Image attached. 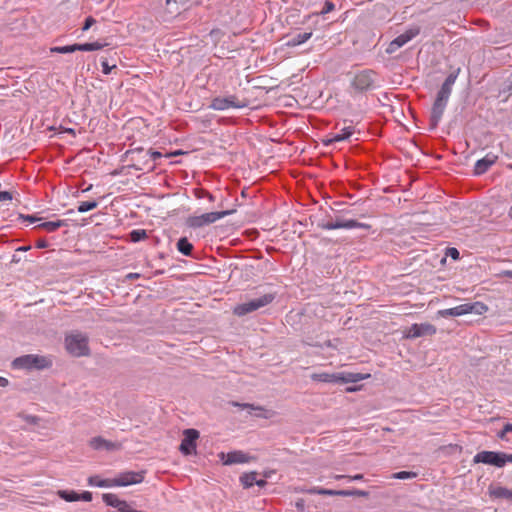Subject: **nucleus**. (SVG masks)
<instances>
[{"label":"nucleus","instance_id":"1","mask_svg":"<svg viewBox=\"0 0 512 512\" xmlns=\"http://www.w3.org/2000/svg\"><path fill=\"white\" fill-rule=\"evenodd\" d=\"M370 377V374L353 373V372H337V373H313L311 379L322 383H357Z\"/></svg>","mask_w":512,"mask_h":512},{"label":"nucleus","instance_id":"2","mask_svg":"<svg viewBox=\"0 0 512 512\" xmlns=\"http://www.w3.org/2000/svg\"><path fill=\"white\" fill-rule=\"evenodd\" d=\"M52 366V360L46 356L27 354L15 358L12 361V367L25 370H44Z\"/></svg>","mask_w":512,"mask_h":512},{"label":"nucleus","instance_id":"3","mask_svg":"<svg viewBox=\"0 0 512 512\" xmlns=\"http://www.w3.org/2000/svg\"><path fill=\"white\" fill-rule=\"evenodd\" d=\"M65 347L68 353L74 357L88 356L90 354L88 336L78 331L65 337Z\"/></svg>","mask_w":512,"mask_h":512},{"label":"nucleus","instance_id":"4","mask_svg":"<svg viewBox=\"0 0 512 512\" xmlns=\"http://www.w3.org/2000/svg\"><path fill=\"white\" fill-rule=\"evenodd\" d=\"M351 87L358 93H364L380 87L378 75L371 69H365L357 72L352 81Z\"/></svg>","mask_w":512,"mask_h":512},{"label":"nucleus","instance_id":"5","mask_svg":"<svg viewBox=\"0 0 512 512\" xmlns=\"http://www.w3.org/2000/svg\"><path fill=\"white\" fill-rule=\"evenodd\" d=\"M235 212L234 209L231 210H223V211H215V212H207L201 215H191L185 219V225L191 229H198L204 226H208L216 221L232 215Z\"/></svg>","mask_w":512,"mask_h":512},{"label":"nucleus","instance_id":"6","mask_svg":"<svg viewBox=\"0 0 512 512\" xmlns=\"http://www.w3.org/2000/svg\"><path fill=\"white\" fill-rule=\"evenodd\" d=\"M274 299H275V294H273V293L264 294L258 298L249 300L244 303L237 304L233 308V313L239 317L245 316L249 313H252L262 307H265V306L271 304L274 301Z\"/></svg>","mask_w":512,"mask_h":512},{"label":"nucleus","instance_id":"7","mask_svg":"<svg viewBox=\"0 0 512 512\" xmlns=\"http://www.w3.org/2000/svg\"><path fill=\"white\" fill-rule=\"evenodd\" d=\"M450 96L444 95L442 93L437 92L436 98L431 108L430 119H429V129L435 130L444 114V111L447 107Z\"/></svg>","mask_w":512,"mask_h":512},{"label":"nucleus","instance_id":"8","mask_svg":"<svg viewBox=\"0 0 512 512\" xmlns=\"http://www.w3.org/2000/svg\"><path fill=\"white\" fill-rule=\"evenodd\" d=\"M248 106L246 99L239 100L236 95H229L227 97H215L211 100L209 108L216 111H225L230 108H245Z\"/></svg>","mask_w":512,"mask_h":512},{"label":"nucleus","instance_id":"9","mask_svg":"<svg viewBox=\"0 0 512 512\" xmlns=\"http://www.w3.org/2000/svg\"><path fill=\"white\" fill-rule=\"evenodd\" d=\"M126 155H130L131 161L133 162L129 167L136 171L147 170L148 172H152L156 168L155 165H149L148 152H145L142 147L130 149L126 152Z\"/></svg>","mask_w":512,"mask_h":512},{"label":"nucleus","instance_id":"10","mask_svg":"<svg viewBox=\"0 0 512 512\" xmlns=\"http://www.w3.org/2000/svg\"><path fill=\"white\" fill-rule=\"evenodd\" d=\"M473 462L503 468L505 466L504 452L483 450L474 455Z\"/></svg>","mask_w":512,"mask_h":512},{"label":"nucleus","instance_id":"11","mask_svg":"<svg viewBox=\"0 0 512 512\" xmlns=\"http://www.w3.org/2000/svg\"><path fill=\"white\" fill-rule=\"evenodd\" d=\"M146 471H124L113 478L114 487H126L129 485L139 484L144 481Z\"/></svg>","mask_w":512,"mask_h":512},{"label":"nucleus","instance_id":"12","mask_svg":"<svg viewBox=\"0 0 512 512\" xmlns=\"http://www.w3.org/2000/svg\"><path fill=\"white\" fill-rule=\"evenodd\" d=\"M183 439L180 443L179 450L185 455L189 456L196 453V441L199 438V431L193 428L186 429L183 432Z\"/></svg>","mask_w":512,"mask_h":512},{"label":"nucleus","instance_id":"13","mask_svg":"<svg viewBox=\"0 0 512 512\" xmlns=\"http://www.w3.org/2000/svg\"><path fill=\"white\" fill-rule=\"evenodd\" d=\"M420 33V27L414 26L409 29H407L404 33L398 35L396 38H394L386 48V52L388 54H392L396 52L399 48L404 46L406 43L411 41L413 38H415Z\"/></svg>","mask_w":512,"mask_h":512},{"label":"nucleus","instance_id":"14","mask_svg":"<svg viewBox=\"0 0 512 512\" xmlns=\"http://www.w3.org/2000/svg\"><path fill=\"white\" fill-rule=\"evenodd\" d=\"M452 309L454 312V317H458L466 314L482 315L488 311V306L483 302L476 301L472 303H464L452 307Z\"/></svg>","mask_w":512,"mask_h":512},{"label":"nucleus","instance_id":"15","mask_svg":"<svg viewBox=\"0 0 512 512\" xmlns=\"http://www.w3.org/2000/svg\"><path fill=\"white\" fill-rule=\"evenodd\" d=\"M436 331V327L430 323H414L409 327L406 337L413 339L423 336H432L436 334Z\"/></svg>","mask_w":512,"mask_h":512},{"label":"nucleus","instance_id":"16","mask_svg":"<svg viewBox=\"0 0 512 512\" xmlns=\"http://www.w3.org/2000/svg\"><path fill=\"white\" fill-rule=\"evenodd\" d=\"M220 458L224 465H233L247 463L252 457L241 450H234L228 452L227 454L222 452L220 454Z\"/></svg>","mask_w":512,"mask_h":512},{"label":"nucleus","instance_id":"17","mask_svg":"<svg viewBox=\"0 0 512 512\" xmlns=\"http://www.w3.org/2000/svg\"><path fill=\"white\" fill-rule=\"evenodd\" d=\"M498 157L492 153L486 154L485 157L476 161L474 165V175H482L488 171V169L496 163Z\"/></svg>","mask_w":512,"mask_h":512},{"label":"nucleus","instance_id":"18","mask_svg":"<svg viewBox=\"0 0 512 512\" xmlns=\"http://www.w3.org/2000/svg\"><path fill=\"white\" fill-rule=\"evenodd\" d=\"M354 133V126H346L343 127L339 133L333 134L331 137L324 138L322 143L324 146H330L336 142L348 140Z\"/></svg>","mask_w":512,"mask_h":512},{"label":"nucleus","instance_id":"19","mask_svg":"<svg viewBox=\"0 0 512 512\" xmlns=\"http://www.w3.org/2000/svg\"><path fill=\"white\" fill-rule=\"evenodd\" d=\"M102 500L107 506L118 509V512H129L130 505L125 501L118 498L116 494L104 493Z\"/></svg>","mask_w":512,"mask_h":512},{"label":"nucleus","instance_id":"20","mask_svg":"<svg viewBox=\"0 0 512 512\" xmlns=\"http://www.w3.org/2000/svg\"><path fill=\"white\" fill-rule=\"evenodd\" d=\"M90 447L94 450L114 451L120 449L121 445L117 442H112L104 439L101 436L93 437L90 442Z\"/></svg>","mask_w":512,"mask_h":512},{"label":"nucleus","instance_id":"21","mask_svg":"<svg viewBox=\"0 0 512 512\" xmlns=\"http://www.w3.org/2000/svg\"><path fill=\"white\" fill-rule=\"evenodd\" d=\"M231 405L234 406V407H239L240 409H245L248 411V413L250 415H254L258 418H268L269 415H268V411L262 407V406H259V405H254V404H251V403H239V402H231Z\"/></svg>","mask_w":512,"mask_h":512},{"label":"nucleus","instance_id":"22","mask_svg":"<svg viewBox=\"0 0 512 512\" xmlns=\"http://www.w3.org/2000/svg\"><path fill=\"white\" fill-rule=\"evenodd\" d=\"M460 68H457L455 71L451 72L441 85L440 89L438 90L439 93H442L447 96H451L452 93V87L459 75Z\"/></svg>","mask_w":512,"mask_h":512},{"label":"nucleus","instance_id":"23","mask_svg":"<svg viewBox=\"0 0 512 512\" xmlns=\"http://www.w3.org/2000/svg\"><path fill=\"white\" fill-rule=\"evenodd\" d=\"M304 493L310 494V495H324V496H341V490H333V489H326L322 487H311L308 489H302L301 490Z\"/></svg>","mask_w":512,"mask_h":512},{"label":"nucleus","instance_id":"24","mask_svg":"<svg viewBox=\"0 0 512 512\" xmlns=\"http://www.w3.org/2000/svg\"><path fill=\"white\" fill-rule=\"evenodd\" d=\"M113 478L112 479H101L98 475H93L88 478V484L90 486L100 487V488H108V487H114L113 484Z\"/></svg>","mask_w":512,"mask_h":512},{"label":"nucleus","instance_id":"25","mask_svg":"<svg viewBox=\"0 0 512 512\" xmlns=\"http://www.w3.org/2000/svg\"><path fill=\"white\" fill-rule=\"evenodd\" d=\"M67 221L66 220H57V221H46L40 223L37 228L44 229L47 232H54L57 229L66 226Z\"/></svg>","mask_w":512,"mask_h":512},{"label":"nucleus","instance_id":"26","mask_svg":"<svg viewBox=\"0 0 512 512\" xmlns=\"http://www.w3.org/2000/svg\"><path fill=\"white\" fill-rule=\"evenodd\" d=\"M312 36V32L299 33L294 35L291 39L287 41V46L295 47L299 46L306 41H308Z\"/></svg>","mask_w":512,"mask_h":512},{"label":"nucleus","instance_id":"27","mask_svg":"<svg viewBox=\"0 0 512 512\" xmlns=\"http://www.w3.org/2000/svg\"><path fill=\"white\" fill-rule=\"evenodd\" d=\"M177 249L181 254L185 256H191L193 245L188 241L186 237H182L177 242Z\"/></svg>","mask_w":512,"mask_h":512},{"label":"nucleus","instance_id":"28","mask_svg":"<svg viewBox=\"0 0 512 512\" xmlns=\"http://www.w3.org/2000/svg\"><path fill=\"white\" fill-rule=\"evenodd\" d=\"M108 44L106 42H101V41H95V42H91V43H78V49L79 51H84V52H88V51H96V50H100L102 48H104L105 46H107Z\"/></svg>","mask_w":512,"mask_h":512},{"label":"nucleus","instance_id":"29","mask_svg":"<svg viewBox=\"0 0 512 512\" xmlns=\"http://www.w3.org/2000/svg\"><path fill=\"white\" fill-rule=\"evenodd\" d=\"M489 493H490V496L494 497V498H507V499H512V490H509L508 488L506 487H496L494 489H490L489 490Z\"/></svg>","mask_w":512,"mask_h":512},{"label":"nucleus","instance_id":"30","mask_svg":"<svg viewBox=\"0 0 512 512\" xmlns=\"http://www.w3.org/2000/svg\"><path fill=\"white\" fill-rule=\"evenodd\" d=\"M343 220L341 218H337L335 221H320L318 222V227L323 230H335L342 229Z\"/></svg>","mask_w":512,"mask_h":512},{"label":"nucleus","instance_id":"31","mask_svg":"<svg viewBox=\"0 0 512 512\" xmlns=\"http://www.w3.org/2000/svg\"><path fill=\"white\" fill-rule=\"evenodd\" d=\"M256 477L257 472L255 471L244 473L243 475L240 476V483L244 488H250L253 485H255Z\"/></svg>","mask_w":512,"mask_h":512},{"label":"nucleus","instance_id":"32","mask_svg":"<svg viewBox=\"0 0 512 512\" xmlns=\"http://www.w3.org/2000/svg\"><path fill=\"white\" fill-rule=\"evenodd\" d=\"M148 238V234L145 229H134L129 233V239L133 243L140 242Z\"/></svg>","mask_w":512,"mask_h":512},{"label":"nucleus","instance_id":"33","mask_svg":"<svg viewBox=\"0 0 512 512\" xmlns=\"http://www.w3.org/2000/svg\"><path fill=\"white\" fill-rule=\"evenodd\" d=\"M58 495L67 502L79 501V493L74 490H59Z\"/></svg>","mask_w":512,"mask_h":512},{"label":"nucleus","instance_id":"34","mask_svg":"<svg viewBox=\"0 0 512 512\" xmlns=\"http://www.w3.org/2000/svg\"><path fill=\"white\" fill-rule=\"evenodd\" d=\"M79 51L78 49V43L72 44V45H66V46H56L51 48V52L53 53H59V54H68Z\"/></svg>","mask_w":512,"mask_h":512},{"label":"nucleus","instance_id":"35","mask_svg":"<svg viewBox=\"0 0 512 512\" xmlns=\"http://www.w3.org/2000/svg\"><path fill=\"white\" fill-rule=\"evenodd\" d=\"M194 196L197 199H204L205 198L209 202H214L216 200V197H215L214 194H212L209 191H207L205 189H202V188L194 189Z\"/></svg>","mask_w":512,"mask_h":512},{"label":"nucleus","instance_id":"36","mask_svg":"<svg viewBox=\"0 0 512 512\" xmlns=\"http://www.w3.org/2000/svg\"><path fill=\"white\" fill-rule=\"evenodd\" d=\"M98 206V202L95 201V200H92V201H83L81 202L78 207H77V211L79 213H85V212H88L90 210H93L95 208H97Z\"/></svg>","mask_w":512,"mask_h":512},{"label":"nucleus","instance_id":"37","mask_svg":"<svg viewBox=\"0 0 512 512\" xmlns=\"http://www.w3.org/2000/svg\"><path fill=\"white\" fill-rule=\"evenodd\" d=\"M417 473L413 471H399L396 473H393L391 475L392 479H399V480H405V479H414L417 477Z\"/></svg>","mask_w":512,"mask_h":512},{"label":"nucleus","instance_id":"38","mask_svg":"<svg viewBox=\"0 0 512 512\" xmlns=\"http://www.w3.org/2000/svg\"><path fill=\"white\" fill-rule=\"evenodd\" d=\"M368 492L364 490L359 489H347V490H341V496H359V497H367Z\"/></svg>","mask_w":512,"mask_h":512},{"label":"nucleus","instance_id":"39","mask_svg":"<svg viewBox=\"0 0 512 512\" xmlns=\"http://www.w3.org/2000/svg\"><path fill=\"white\" fill-rule=\"evenodd\" d=\"M101 66H102V72L105 75L110 74L111 71L117 67L116 63L110 64L108 59L105 57L101 58Z\"/></svg>","mask_w":512,"mask_h":512},{"label":"nucleus","instance_id":"40","mask_svg":"<svg viewBox=\"0 0 512 512\" xmlns=\"http://www.w3.org/2000/svg\"><path fill=\"white\" fill-rule=\"evenodd\" d=\"M334 9H335V4L332 1H330V0H326L324 2L322 10L318 14L319 15H326V14L332 12Z\"/></svg>","mask_w":512,"mask_h":512},{"label":"nucleus","instance_id":"41","mask_svg":"<svg viewBox=\"0 0 512 512\" xmlns=\"http://www.w3.org/2000/svg\"><path fill=\"white\" fill-rule=\"evenodd\" d=\"M358 225V221L354 219H344L342 229H354Z\"/></svg>","mask_w":512,"mask_h":512},{"label":"nucleus","instance_id":"42","mask_svg":"<svg viewBox=\"0 0 512 512\" xmlns=\"http://www.w3.org/2000/svg\"><path fill=\"white\" fill-rule=\"evenodd\" d=\"M22 418L25 422H27L28 424H32V425H37L40 421V418L35 415L27 414V415H23Z\"/></svg>","mask_w":512,"mask_h":512},{"label":"nucleus","instance_id":"43","mask_svg":"<svg viewBox=\"0 0 512 512\" xmlns=\"http://www.w3.org/2000/svg\"><path fill=\"white\" fill-rule=\"evenodd\" d=\"M147 152L149 157V163L151 162V160L156 161L164 156L161 152L153 149H150Z\"/></svg>","mask_w":512,"mask_h":512},{"label":"nucleus","instance_id":"44","mask_svg":"<svg viewBox=\"0 0 512 512\" xmlns=\"http://www.w3.org/2000/svg\"><path fill=\"white\" fill-rule=\"evenodd\" d=\"M95 23H96V20L92 16H88L84 21L82 31L85 32V31L89 30Z\"/></svg>","mask_w":512,"mask_h":512},{"label":"nucleus","instance_id":"45","mask_svg":"<svg viewBox=\"0 0 512 512\" xmlns=\"http://www.w3.org/2000/svg\"><path fill=\"white\" fill-rule=\"evenodd\" d=\"M446 255L451 257L454 260H458L460 257V253H459L458 249L455 247L447 248Z\"/></svg>","mask_w":512,"mask_h":512},{"label":"nucleus","instance_id":"46","mask_svg":"<svg viewBox=\"0 0 512 512\" xmlns=\"http://www.w3.org/2000/svg\"><path fill=\"white\" fill-rule=\"evenodd\" d=\"M18 218L20 220H23V221H28L30 223H34V222H37L39 220H41V218H38L36 217L35 215H23V214H19Z\"/></svg>","mask_w":512,"mask_h":512},{"label":"nucleus","instance_id":"47","mask_svg":"<svg viewBox=\"0 0 512 512\" xmlns=\"http://www.w3.org/2000/svg\"><path fill=\"white\" fill-rule=\"evenodd\" d=\"M438 315L443 318L454 317V312L452 308L442 309L438 311Z\"/></svg>","mask_w":512,"mask_h":512},{"label":"nucleus","instance_id":"48","mask_svg":"<svg viewBox=\"0 0 512 512\" xmlns=\"http://www.w3.org/2000/svg\"><path fill=\"white\" fill-rule=\"evenodd\" d=\"M79 500L90 502L92 500V493L89 491H84L82 493H79Z\"/></svg>","mask_w":512,"mask_h":512},{"label":"nucleus","instance_id":"49","mask_svg":"<svg viewBox=\"0 0 512 512\" xmlns=\"http://www.w3.org/2000/svg\"><path fill=\"white\" fill-rule=\"evenodd\" d=\"M189 0H166V5L171 6L173 4L176 5L175 11L178 10V5H185Z\"/></svg>","mask_w":512,"mask_h":512},{"label":"nucleus","instance_id":"50","mask_svg":"<svg viewBox=\"0 0 512 512\" xmlns=\"http://www.w3.org/2000/svg\"><path fill=\"white\" fill-rule=\"evenodd\" d=\"M496 436H497V438H499L502 441H506V442L510 441V439L508 437V433L504 432V427L499 432H497Z\"/></svg>","mask_w":512,"mask_h":512},{"label":"nucleus","instance_id":"51","mask_svg":"<svg viewBox=\"0 0 512 512\" xmlns=\"http://www.w3.org/2000/svg\"><path fill=\"white\" fill-rule=\"evenodd\" d=\"M13 196L9 191H0V202L12 200Z\"/></svg>","mask_w":512,"mask_h":512},{"label":"nucleus","instance_id":"52","mask_svg":"<svg viewBox=\"0 0 512 512\" xmlns=\"http://www.w3.org/2000/svg\"><path fill=\"white\" fill-rule=\"evenodd\" d=\"M295 507L298 511H304L305 509V500L300 498L295 502Z\"/></svg>","mask_w":512,"mask_h":512},{"label":"nucleus","instance_id":"53","mask_svg":"<svg viewBox=\"0 0 512 512\" xmlns=\"http://www.w3.org/2000/svg\"><path fill=\"white\" fill-rule=\"evenodd\" d=\"M48 247V242L45 239H39L36 242V248L38 249H44Z\"/></svg>","mask_w":512,"mask_h":512},{"label":"nucleus","instance_id":"54","mask_svg":"<svg viewBox=\"0 0 512 512\" xmlns=\"http://www.w3.org/2000/svg\"><path fill=\"white\" fill-rule=\"evenodd\" d=\"M364 479L363 474H355L353 476L348 475V481H361Z\"/></svg>","mask_w":512,"mask_h":512},{"label":"nucleus","instance_id":"55","mask_svg":"<svg viewBox=\"0 0 512 512\" xmlns=\"http://www.w3.org/2000/svg\"><path fill=\"white\" fill-rule=\"evenodd\" d=\"M356 228L370 230L371 229V225L367 224V223L358 222V225L356 226Z\"/></svg>","mask_w":512,"mask_h":512},{"label":"nucleus","instance_id":"56","mask_svg":"<svg viewBox=\"0 0 512 512\" xmlns=\"http://www.w3.org/2000/svg\"><path fill=\"white\" fill-rule=\"evenodd\" d=\"M140 277V274L139 273H128L126 275V279L128 280H133V279H137Z\"/></svg>","mask_w":512,"mask_h":512},{"label":"nucleus","instance_id":"57","mask_svg":"<svg viewBox=\"0 0 512 512\" xmlns=\"http://www.w3.org/2000/svg\"><path fill=\"white\" fill-rule=\"evenodd\" d=\"M184 152L182 150H176L174 152H171V153H167L165 155V157L169 158V157H172V156H178V155H181L183 154Z\"/></svg>","mask_w":512,"mask_h":512},{"label":"nucleus","instance_id":"58","mask_svg":"<svg viewBox=\"0 0 512 512\" xmlns=\"http://www.w3.org/2000/svg\"><path fill=\"white\" fill-rule=\"evenodd\" d=\"M9 381L7 378L0 376V387L8 386Z\"/></svg>","mask_w":512,"mask_h":512},{"label":"nucleus","instance_id":"59","mask_svg":"<svg viewBox=\"0 0 512 512\" xmlns=\"http://www.w3.org/2000/svg\"><path fill=\"white\" fill-rule=\"evenodd\" d=\"M255 485L259 486V487H264L267 485V481L264 480V479H257L256 478V482H255Z\"/></svg>","mask_w":512,"mask_h":512},{"label":"nucleus","instance_id":"60","mask_svg":"<svg viewBox=\"0 0 512 512\" xmlns=\"http://www.w3.org/2000/svg\"><path fill=\"white\" fill-rule=\"evenodd\" d=\"M504 461H505V465L507 463H512V454H508V453L504 452Z\"/></svg>","mask_w":512,"mask_h":512},{"label":"nucleus","instance_id":"61","mask_svg":"<svg viewBox=\"0 0 512 512\" xmlns=\"http://www.w3.org/2000/svg\"><path fill=\"white\" fill-rule=\"evenodd\" d=\"M503 427H504V432H507V433L512 432V423L507 422L504 424Z\"/></svg>","mask_w":512,"mask_h":512},{"label":"nucleus","instance_id":"62","mask_svg":"<svg viewBox=\"0 0 512 512\" xmlns=\"http://www.w3.org/2000/svg\"><path fill=\"white\" fill-rule=\"evenodd\" d=\"M332 478L334 480H342V479H347L348 480V475L335 474V475L332 476Z\"/></svg>","mask_w":512,"mask_h":512},{"label":"nucleus","instance_id":"63","mask_svg":"<svg viewBox=\"0 0 512 512\" xmlns=\"http://www.w3.org/2000/svg\"><path fill=\"white\" fill-rule=\"evenodd\" d=\"M63 132L68 133V134H71V135H72V136H74V137L76 136V132H75V130H74L73 128H65V129L63 130Z\"/></svg>","mask_w":512,"mask_h":512},{"label":"nucleus","instance_id":"64","mask_svg":"<svg viewBox=\"0 0 512 512\" xmlns=\"http://www.w3.org/2000/svg\"><path fill=\"white\" fill-rule=\"evenodd\" d=\"M31 249V246H21L16 249V251L25 252Z\"/></svg>","mask_w":512,"mask_h":512}]
</instances>
